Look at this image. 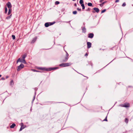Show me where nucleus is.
Returning <instances> with one entry per match:
<instances>
[{"mask_svg":"<svg viewBox=\"0 0 133 133\" xmlns=\"http://www.w3.org/2000/svg\"><path fill=\"white\" fill-rule=\"evenodd\" d=\"M73 13L74 14H77V11H74L73 12Z\"/></svg>","mask_w":133,"mask_h":133,"instance_id":"27","label":"nucleus"},{"mask_svg":"<svg viewBox=\"0 0 133 133\" xmlns=\"http://www.w3.org/2000/svg\"><path fill=\"white\" fill-rule=\"evenodd\" d=\"M87 45L88 48H89L91 47V43L90 42H87Z\"/></svg>","mask_w":133,"mask_h":133,"instance_id":"6","label":"nucleus"},{"mask_svg":"<svg viewBox=\"0 0 133 133\" xmlns=\"http://www.w3.org/2000/svg\"><path fill=\"white\" fill-rule=\"evenodd\" d=\"M106 11V10L105 9H104L102 10L101 12V13H102Z\"/></svg>","mask_w":133,"mask_h":133,"instance_id":"24","label":"nucleus"},{"mask_svg":"<svg viewBox=\"0 0 133 133\" xmlns=\"http://www.w3.org/2000/svg\"><path fill=\"white\" fill-rule=\"evenodd\" d=\"M11 9H9L8 10V15H10L11 13Z\"/></svg>","mask_w":133,"mask_h":133,"instance_id":"12","label":"nucleus"},{"mask_svg":"<svg viewBox=\"0 0 133 133\" xmlns=\"http://www.w3.org/2000/svg\"><path fill=\"white\" fill-rule=\"evenodd\" d=\"M21 127H22V128L23 127H24V128L26 127V126L25 125H24L22 123L21 124Z\"/></svg>","mask_w":133,"mask_h":133,"instance_id":"17","label":"nucleus"},{"mask_svg":"<svg viewBox=\"0 0 133 133\" xmlns=\"http://www.w3.org/2000/svg\"><path fill=\"white\" fill-rule=\"evenodd\" d=\"M16 125L15 123H13L10 126V128H13Z\"/></svg>","mask_w":133,"mask_h":133,"instance_id":"11","label":"nucleus"},{"mask_svg":"<svg viewBox=\"0 0 133 133\" xmlns=\"http://www.w3.org/2000/svg\"><path fill=\"white\" fill-rule=\"evenodd\" d=\"M94 36V34L92 33H90L89 34L88 37L89 38H93Z\"/></svg>","mask_w":133,"mask_h":133,"instance_id":"8","label":"nucleus"},{"mask_svg":"<svg viewBox=\"0 0 133 133\" xmlns=\"http://www.w3.org/2000/svg\"><path fill=\"white\" fill-rule=\"evenodd\" d=\"M119 1V0H116V1H115V2H118Z\"/></svg>","mask_w":133,"mask_h":133,"instance_id":"36","label":"nucleus"},{"mask_svg":"<svg viewBox=\"0 0 133 133\" xmlns=\"http://www.w3.org/2000/svg\"><path fill=\"white\" fill-rule=\"evenodd\" d=\"M125 5H126L125 3H123L122 5L123 6H124Z\"/></svg>","mask_w":133,"mask_h":133,"instance_id":"31","label":"nucleus"},{"mask_svg":"<svg viewBox=\"0 0 133 133\" xmlns=\"http://www.w3.org/2000/svg\"><path fill=\"white\" fill-rule=\"evenodd\" d=\"M74 5L75 6H77V4H76L75 3L74 4Z\"/></svg>","mask_w":133,"mask_h":133,"instance_id":"38","label":"nucleus"},{"mask_svg":"<svg viewBox=\"0 0 133 133\" xmlns=\"http://www.w3.org/2000/svg\"><path fill=\"white\" fill-rule=\"evenodd\" d=\"M81 6L82 7V9H85V6L84 4L81 5Z\"/></svg>","mask_w":133,"mask_h":133,"instance_id":"22","label":"nucleus"},{"mask_svg":"<svg viewBox=\"0 0 133 133\" xmlns=\"http://www.w3.org/2000/svg\"><path fill=\"white\" fill-rule=\"evenodd\" d=\"M125 122L127 123L128 122V120L127 118H126L125 119Z\"/></svg>","mask_w":133,"mask_h":133,"instance_id":"25","label":"nucleus"},{"mask_svg":"<svg viewBox=\"0 0 133 133\" xmlns=\"http://www.w3.org/2000/svg\"><path fill=\"white\" fill-rule=\"evenodd\" d=\"M55 3L56 4H58L59 3V2L58 1H56L55 2Z\"/></svg>","mask_w":133,"mask_h":133,"instance_id":"29","label":"nucleus"},{"mask_svg":"<svg viewBox=\"0 0 133 133\" xmlns=\"http://www.w3.org/2000/svg\"><path fill=\"white\" fill-rule=\"evenodd\" d=\"M20 58H19L17 61L16 62L17 63L18 62H20Z\"/></svg>","mask_w":133,"mask_h":133,"instance_id":"26","label":"nucleus"},{"mask_svg":"<svg viewBox=\"0 0 133 133\" xmlns=\"http://www.w3.org/2000/svg\"><path fill=\"white\" fill-rule=\"evenodd\" d=\"M87 54H86L85 55V56H87Z\"/></svg>","mask_w":133,"mask_h":133,"instance_id":"41","label":"nucleus"},{"mask_svg":"<svg viewBox=\"0 0 133 133\" xmlns=\"http://www.w3.org/2000/svg\"><path fill=\"white\" fill-rule=\"evenodd\" d=\"M23 129H24V127H23V128H22V127H21L20 129H19V131H21Z\"/></svg>","mask_w":133,"mask_h":133,"instance_id":"28","label":"nucleus"},{"mask_svg":"<svg viewBox=\"0 0 133 133\" xmlns=\"http://www.w3.org/2000/svg\"><path fill=\"white\" fill-rule=\"evenodd\" d=\"M8 11V9L6 7L5 8V13H6Z\"/></svg>","mask_w":133,"mask_h":133,"instance_id":"20","label":"nucleus"},{"mask_svg":"<svg viewBox=\"0 0 133 133\" xmlns=\"http://www.w3.org/2000/svg\"><path fill=\"white\" fill-rule=\"evenodd\" d=\"M2 79L4 80L5 79L3 77H2L1 78Z\"/></svg>","mask_w":133,"mask_h":133,"instance_id":"35","label":"nucleus"},{"mask_svg":"<svg viewBox=\"0 0 133 133\" xmlns=\"http://www.w3.org/2000/svg\"><path fill=\"white\" fill-rule=\"evenodd\" d=\"M49 25L50 26L53 24L55 23V22H49Z\"/></svg>","mask_w":133,"mask_h":133,"instance_id":"21","label":"nucleus"},{"mask_svg":"<svg viewBox=\"0 0 133 133\" xmlns=\"http://www.w3.org/2000/svg\"><path fill=\"white\" fill-rule=\"evenodd\" d=\"M26 55L25 54L22 56V58L21 59L20 58V62L23 63L24 64H26L27 63L25 60V58L26 57Z\"/></svg>","mask_w":133,"mask_h":133,"instance_id":"1","label":"nucleus"},{"mask_svg":"<svg viewBox=\"0 0 133 133\" xmlns=\"http://www.w3.org/2000/svg\"><path fill=\"white\" fill-rule=\"evenodd\" d=\"M49 26V23L48 22L46 23L45 24V26L46 27H48Z\"/></svg>","mask_w":133,"mask_h":133,"instance_id":"10","label":"nucleus"},{"mask_svg":"<svg viewBox=\"0 0 133 133\" xmlns=\"http://www.w3.org/2000/svg\"><path fill=\"white\" fill-rule=\"evenodd\" d=\"M6 78H7L8 77V76H6Z\"/></svg>","mask_w":133,"mask_h":133,"instance_id":"39","label":"nucleus"},{"mask_svg":"<svg viewBox=\"0 0 133 133\" xmlns=\"http://www.w3.org/2000/svg\"><path fill=\"white\" fill-rule=\"evenodd\" d=\"M12 15L11 14L9 16H8L6 17V19H9L11 17Z\"/></svg>","mask_w":133,"mask_h":133,"instance_id":"16","label":"nucleus"},{"mask_svg":"<svg viewBox=\"0 0 133 133\" xmlns=\"http://www.w3.org/2000/svg\"><path fill=\"white\" fill-rule=\"evenodd\" d=\"M79 3L81 4V5L83 4V2L82 0H80L79 1Z\"/></svg>","mask_w":133,"mask_h":133,"instance_id":"14","label":"nucleus"},{"mask_svg":"<svg viewBox=\"0 0 133 133\" xmlns=\"http://www.w3.org/2000/svg\"><path fill=\"white\" fill-rule=\"evenodd\" d=\"M68 59V57L66 58V60H67Z\"/></svg>","mask_w":133,"mask_h":133,"instance_id":"40","label":"nucleus"},{"mask_svg":"<svg viewBox=\"0 0 133 133\" xmlns=\"http://www.w3.org/2000/svg\"><path fill=\"white\" fill-rule=\"evenodd\" d=\"M71 64L70 63H63L59 64V66L62 67H64L68 66L71 65Z\"/></svg>","mask_w":133,"mask_h":133,"instance_id":"2","label":"nucleus"},{"mask_svg":"<svg viewBox=\"0 0 133 133\" xmlns=\"http://www.w3.org/2000/svg\"><path fill=\"white\" fill-rule=\"evenodd\" d=\"M58 67L54 68H49L48 69H46L45 70L47 71H51L53 70H54L55 69H58Z\"/></svg>","mask_w":133,"mask_h":133,"instance_id":"5","label":"nucleus"},{"mask_svg":"<svg viewBox=\"0 0 133 133\" xmlns=\"http://www.w3.org/2000/svg\"><path fill=\"white\" fill-rule=\"evenodd\" d=\"M1 75L0 74V77H1Z\"/></svg>","mask_w":133,"mask_h":133,"instance_id":"42","label":"nucleus"},{"mask_svg":"<svg viewBox=\"0 0 133 133\" xmlns=\"http://www.w3.org/2000/svg\"><path fill=\"white\" fill-rule=\"evenodd\" d=\"M39 69L41 70H45V69L44 68H39Z\"/></svg>","mask_w":133,"mask_h":133,"instance_id":"32","label":"nucleus"},{"mask_svg":"<svg viewBox=\"0 0 133 133\" xmlns=\"http://www.w3.org/2000/svg\"><path fill=\"white\" fill-rule=\"evenodd\" d=\"M106 2V1H105V2H103V3H102V4H99L100 6H101V7L102 6H103V5L104 4V3H105Z\"/></svg>","mask_w":133,"mask_h":133,"instance_id":"15","label":"nucleus"},{"mask_svg":"<svg viewBox=\"0 0 133 133\" xmlns=\"http://www.w3.org/2000/svg\"><path fill=\"white\" fill-rule=\"evenodd\" d=\"M14 84V82L13 80L11 81L10 83V85H12Z\"/></svg>","mask_w":133,"mask_h":133,"instance_id":"13","label":"nucleus"},{"mask_svg":"<svg viewBox=\"0 0 133 133\" xmlns=\"http://www.w3.org/2000/svg\"><path fill=\"white\" fill-rule=\"evenodd\" d=\"M24 66L22 64H21L18 67L17 70L18 71H20L21 69L23 68Z\"/></svg>","mask_w":133,"mask_h":133,"instance_id":"3","label":"nucleus"},{"mask_svg":"<svg viewBox=\"0 0 133 133\" xmlns=\"http://www.w3.org/2000/svg\"><path fill=\"white\" fill-rule=\"evenodd\" d=\"M67 57H68V54H67Z\"/></svg>","mask_w":133,"mask_h":133,"instance_id":"43","label":"nucleus"},{"mask_svg":"<svg viewBox=\"0 0 133 133\" xmlns=\"http://www.w3.org/2000/svg\"><path fill=\"white\" fill-rule=\"evenodd\" d=\"M107 116L106 117L105 119L103 120V121H107Z\"/></svg>","mask_w":133,"mask_h":133,"instance_id":"30","label":"nucleus"},{"mask_svg":"<svg viewBox=\"0 0 133 133\" xmlns=\"http://www.w3.org/2000/svg\"><path fill=\"white\" fill-rule=\"evenodd\" d=\"M129 106V104L128 103H126L124 105H123L122 107H128Z\"/></svg>","mask_w":133,"mask_h":133,"instance_id":"7","label":"nucleus"},{"mask_svg":"<svg viewBox=\"0 0 133 133\" xmlns=\"http://www.w3.org/2000/svg\"><path fill=\"white\" fill-rule=\"evenodd\" d=\"M6 5L8 8L9 9H11L12 7V5L11 3L10 2H8L6 4Z\"/></svg>","mask_w":133,"mask_h":133,"instance_id":"4","label":"nucleus"},{"mask_svg":"<svg viewBox=\"0 0 133 133\" xmlns=\"http://www.w3.org/2000/svg\"><path fill=\"white\" fill-rule=\"evenodd\" d=\"M103 1H104V0H100V1H99V2L100 3H101Z\"/></svg>","mask_w":133,"mask_h":133,"instance_id":"34","label":"nucleus"},{"mask_svg":"<svg viewBox=\"0 0 133 133\" xmlns=\"http://www.w3.org/2000/svg\"><path fill=\"white\" fill-rule=\"evenodd\" d=\"M82 31L83 32H85L86 31V29L85 28H83L82 29Z\"/></svg>","mask_w":133,"mask_h":133,"instance_id":"18","label":"nucleus"},{"mask_svg":"<svg viewBox=\"0 0 133 133\" xmlns=\"http://www.w3.org/2000/svg\"><path fill=\"white\" fill-rule=\"evenodd\" d=\"M93 9L97 13L99 11V9L97 8H94Z\"/></svg>","mask_w":133,"mask_h":133,"instance_id":"9","label":"nucleus"},{"mask_svg":"<svg viewBox=\"0 0 133 133\" xmlns=\"http://www.w3.org/2000/svg\"><path fill=\"white\" fill-rule=\"evenodd\" d=\"M77 10H78L79 11H81V9H79V8H77Z\"/></svg>","mask_w":133,"mask_h":133,"instance_id":"33","label":"nucleus"},{"mask_svg":"<svg viewBox=\"0 0 133 133\" xmlns=\"http://www.w3.org/2000/svg\"><path fill=\"white\" fill-rule=\"evenodd\" d=\"M88 5L89 6H91L92 5V3H89L88 4Z\"/></svg>","mask_w":133,"mask_h":133,"instance_id":"19","label":"nucleus"},{"mask_svg":"<svg viewBox=\"0 0 133 133\" xmlns=\"http://www.w3.org/2000/svg\"><path fill=\"white\" fill-rule=\"evenodd\" d=\"M33 71H36V72H38V71H36L35 70H33Z\"/></svg>","mask_w":133,"mask_h":133,"instance_id":"37","label":"nucleus"},{"mask_svg":"<svg viewBox=\"0 0 133 133\" xmlns=\"http://www.w3.org/2000/svg\"><path fill=\"white\" fill-rule=\"evenodd\" d=\"M12 39H15V35H12Z\"/></svg>","mask_w":133,"mask_h":133,"instance_id":"23","label":"nucleus"}]
</instances>
